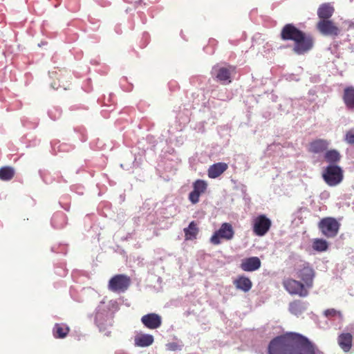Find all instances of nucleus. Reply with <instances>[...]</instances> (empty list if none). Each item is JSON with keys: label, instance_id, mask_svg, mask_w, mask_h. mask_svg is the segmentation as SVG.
Segmentation results:
<instances>
[{"label": "nucleus", "instance_id": "nucleus-15", "mask_svg": "<svg viewBox=\"0 0 354 354\" xmlns=\"http://www.w3.org/2000/svg\"><path fill=\"white\" fill-rule=\"evenodd\" d=\"M261 265L260 259L257 257H249L243 260L241 268L246 272H253L258 270Z\"/></svg>", "mask_w": 354, "mask_h": 354}, {"label": "nucleus", "instance_id": "nucleus-31", "mask_svg": "<svg viewBox=\"0 0 354 354\" xmlns=\"http://www.w3.org/2000/svg\"><path fill=\"white\" fill-rule=\"evenodd\" d=\"M244 103L247 109L250 110L256 107V105L258 104V101L254 95H248L244 100Z\"/></svg>", "mask_w": 354, "mask_h": 354}, {"label": "nucleus", "instance_id": "nucleus-45", "mask_svg": "<svg viewBox=\"0 0 354 354\" xmlns=\"http://www.w3.org/2000/svg\"><path fill=\"white\" fill-rule=\"evenodd\" d=\"M169 86L171 90L179 89L180 86L175 81H171L169 82Z\"/></svg>", "mask_w": 354, "mask_h": 354}, {"label": "nucleus", "instance_id": "nucleus-3", "mask_svg": "<svg viewBox=\"0 0 354 354\" xmlns=\"http://www.w3.org/2000/svg\"><path fill=\"white\" fill-rule=\"evenodd\" d=\"M316 28L323 35L331 36L333 41L328 47V50L335 57L339 58L344 50L346 41H350L349 35L346 31H342L333 21L330 19L319 20Z\"/></svg>", "mask_w": 354, "mask_h": 354}, {"label": "nucleus", "instance_id": "nucleus-21", "mask_svg": "<svg viewBox=\"0 0 354 354\" xmlns=\"http://www.w3.org/2000/svg\"><path fill=\"white\" fill-rule=\"evenodd\" d=\"M153 337L149 334H139L135 337L134 342L136 346L147 347L153 342Z\"/></svg>", "mask_w": 354, "mask_h": 354}, {"label": "nucleus", "instance_id": "nucleus-30", "mask_svg": "<svg viewBox=\"0 0 354 354\" xmlns=\"http://www.w3.org/2000/svg\"><path fill=\"white\" fill-rule=\"evenodd\" d=\"M304 310L303 304L299 300H295L291 302L289 305V310L292 314L295 315L301 314Z\"/></svg>", "mask_w": 354, "mask_h": 354}, {"label": "nucleus", "instance_id": "nucleus-41", "mask_svg": "<svg viewBox=\"0 0 354 354\" xmlns=\"http://www.w3.org/2000/svg\"><path fill=\"white\" fill-rule=\"evenodd\" d=\"M88 106L83 104H75L71 106V111H76V110H87L88 109Z\"/></svg>", "mask_w": 354, "mask_h": 354}, {"label": "nucleus", "instance_id": "nucleus-5", "mask_svg": "<svg viewBox=\"0 0 354 354\" xmlns=\"http://www.w3.org/2000/svg\"><path fill=\"white\" fill-rule=\"evenodd\" d=\"M296 277L304 283L308 288L313 286L315 272L308 262L304 261L295 268Z\"/></svg>", "mask_w": 354, "mask_h": 354}, {"label": "nucleus", "instance_id": "nucleus-49", "mask_svg": "<svg viewBox=\"0 0 354 354\" xmlns=\"http://www.w3.org/2000/svg\"><path fill=\"white\" fill-rule=\"evenodd\" d=\"M49 1L55 8L58 7L62 3V0H49Z\"/></svg>", "mask_w": 354, "mask_h": 354}, {"label": "nucleus", "instance_id": "nucleus-24", "mask_svg": "<svg viewBox=\"0 0 354 354\" xmlns=\"http://www.w3.org/2000/svg\"><path fill=\"white\" fill-rule=\"evenodd\" d=\"M185 239L186 241L196 239L199 232V229L197 223L195 221H192L187 227L184 229Z\"/></svg>", "mask_w": 354, "mask_h": 354}, {"label": "nucleus", "instance_id": "nucleus-16", "mask_svg": "<svg viewBox=\"0 0 354 354\" xmlns=\"http://www.w3.org/2000/svg\"><path fill=\"white\" fill-rule=\"evenodd\" d=\"M335 12V8L330 3H322L317 9V16L319 20L330 19Z\"/></svg>", "mask_w": 354, "mask_h": 354}, {"label": "nucleus", "instance_id": "nucleus-14", "mask_svg": "<svg viewBox=\"0 0 354 354\" xmlns=\"http://www.w3.org/2000/svg\"><path fill=\"white\" fill-rule=\"evenodd\" d=\"M141 322L145 327L153 330L161 326L162 318L156 313H149L142 317Z\"/></svg>", "mask_w": 354, "mask_h": 354}, {"label": "nucleus", "instance_id": "nucleus-11", "mask_svg": "<svg viewBox=\"0 0 354 354\" xmlns=\"http://www.w3.org/2000/svg\"><path fill=\"white\" fill-rule=\"evenodd\" d=\"M271 225L270 219L266 215H259L253 220V232L259 236H264L269 231Z\"/></svg>", "mask_w": 354, "mask_h": 354}, {"label": "nucleus", "instance_id": "nucleus-54", "mask_svg": "<svg viewBox=\"0 0 354 354\" xmlns=\"http://www.w3.org/2000/svg\"><path fill=\"white\" fill-rule=\"evenodd\" d=\"M26 76H28V75L31 76V74L28 73H26Z\"/></svg>", "mask_w": 354, "mask_h": 354}, {"label": "nucleus", "instance_id": "nucleus-34", "mask_svg": "<svg viewBox=\"0 0 354 354\" xmlns=\"http://www.w3.org/2000/svg\"><path fill=\"white\" fill-rule=\"evenodd\" d=\"M151 37L147 32H144L138 41V46L141 48H145L150 42Z\"/></svg>", "mask_w": 354, "mask_h": 354}, {"label": "nucleus", "instance_id": "nucleus-26", "mask_svg": "<svg viewBox=\"0 0 354 354\" xmlns=\"http://www.w3.org/2000/svg\"><path fill=\"white\" fill-rule=\"evenodd\" d=\"M98 101L102 102L100 103L102 106L111 108L110 111H114V109H117L116 96L113 93H109L108 96L104 95L103 97L101 100L99 99Z\"/></svg>", "mask_w": 354, "mask_h": 354}, {"label": "nucleus", "instance_id": "nucleus-32", "mask_svg": "<svg viewBox=\"0 0 354 354\" xmlns=\"http://www.w3.org/2000/svg\"><path fill=\"white\" fill-rule=\"evenodd\" d=\"M82 89L86 93H91L93 91V80L91 77L85 78L81 84Z\"/></svg>", "mask_w": 354, "mask_h": 354}, {"label": "nucleus", "instance_id": "nucleus-35", "mask_svg": "<svg viewBox=\"0 0 354 354\" xmlns=\"http://www.w3.org/2000/svg\"><path fill=\"white\" fill-rule=\"evenodd\" d=\"M88 21L89 24L92 25V26L86 25V30L91 29L92 30H97L99 29L100 26V21L99 19H96L93 17H91V16H88Z\"/></svg>", "mask_w": 354, "mask_h": 354}, {"label": "nucleus", "instance_id": "nucleus-13", "mask_svg": "<svg viewBox=\"0 0 354 354\" xmlns=\"http://www.w3.org/2000/svg\"><path fill=\"white\" fill-rule=\"evenodd\" d=\"M207 184L203 180H196L193 183V190L189 194V200L192 204H196L199 202L201 194H204L207 189Z\"/></svg>", "mask_w": 354, "mask_h": 354}, {"label": "nucleus", "instance_id": "nucleus-38", "mask_svg": "<svg viewBox=\"0 0 354 354\" xmlns=\"http://www.w3.org/2000/svg\"><path fill=\"white\" fill-rule=\"evenodd\" d=\"M136 106L138 111H145L150 107V104L145 100H140Z\"/></svg>", "mask_w": 354, "mask_h": 354}, {"label": "nucleus", "instance_id": "nucleus-55", "mask_svg": "<svg viewBox=\"0 0 354 354\" xmlns=\"http://www.w3.org/2000/svg\"><path fill=\"white\" fill-rule=\"evenodd\" d=\"M77 37L75 35L73 38L74 40L77 39Z\"/></svg>", "mask_w": 354, "mask_h": 354}, {"label": "nucleus", "instance_id": "nucleus-12", "mask_svg": "<svg viewBox=\"0 0 354 354\" xmlns=\"http://www.w3.org/2000/svg\"><path fill=\"white\" fill-rule=\"evenodd\" d=\"M207 103L206 98L203 93H193L191 95L187 104L185 105L184 110H195L201 111L205 107Z\"/></svg>", "mask_w": 354, "mask_h": 354}, {"label": "nucleus", "instance_id": "nucleus-44", "mask_svg": "<svg viewBox=\"0 0 354 354\" xmlns=\"http://www.w3.org/2000/svg\"><path fill=\"white\" fill-rule=\"evenodd\" d=\"M140 3L145 5V6H148L149 4H153L156 3L158 0H139Z\"/></svg>", "mask_w": 354, "mask_h": 354}, {"label": "nucleus", "instance_id": "nucleus-2", "mask_svg": "<svg viewBox=\"0 0 354 354\" xmlns=\"http://www.w3.org/2000/svg\"><path fill=\"white\" fill-rule=\"evenodd\" d=\"M280 39L282 41H293L292 50L297 55H302L310 51L315 44L313 37L297 28L294 24H285L280 32Z\"/></svg>", "mask_w": 354, "mask_h": 354}, {"label": "nucleus", "instance_id": "nucleus-43", "mask_svg": "<svg viewBox=\"0 0 354 354\" xmlns=\"http://www.w3.org/2000/svg\"><path fill=\"white\" fill-rule=\"evenodd\" d=\"M12 104L13 109H20L22 108V102L19 100H15Z\"/></svg>", "mask_w": 354, "mask_h": 354}, {"label": "nucleus", "instance_id": "nucleus-56", "mask_svg": "<svg viewBox=\"0 0 354 354\" xmlns=\"http://www.w3.org/2000/svg\"><path fill=\"white\" fill-rule=\"evenodd\" d=\"M302 101L306 102V98L301 99Z\"/></svg>", "mask_w": 354, "mask_h": 354}, {"label": "nucleus", "instance_id": "nucleus-47", "mask_svg": "<svg viewBox=\"0 0 354 354\" xmlns=\"http://www.w3.org/2000/svg\"><path fill=\"white\" fill-rule=\"evenodd\" d=\"M114 30L118 35H121L122 33V28L121 24H116L115 26Z\"/></svg>", "mask_w": 354, "mask_h": 354}, {"label": "nucleus", "instance_id": "nucleus-20", "mask_svg": "<svg viewBox=\"0 0 354 354\" xmlns=\"http://www.w3.org/2000/svg\"><path fill=\"white\" fill-rule=\"evenodd\" d=\"M343 101L348 109H354V87L347 86L344 89Z\"/></svg>", "mask_w": 354, "mask_h": 354}, {"label": "nucleus", "instance_id": "nucleus-27", "mask_svg": "<svg viewBox=\"0 0 354 354\" xmlns=\"http://www.w3.org/2000/svg\"><path fill=\"white\" fill-rule=\"evenodd\" d=\"M15 174V171L13 167L10 166H5L0 168V180L3 181H8L12 179Z\"/></svg>", "mask_w": 354, "mask_h": 354}, {"label": "nucleus", "instance_id": "nucleus-19", "mask_svg": "<svg viewBox=\"0 0 354 354\" xmlns=\"http://www.w3.org/2000/svg\"><path fill=\"white\" fill-rule=\"evenodd\" d=\"M70 332L69 326L64 323L55 324L53 328V335L55 338L64 339Z\"/></svg>", "mask_w": 354, "mask_h": 354}, {"label": "nucleus", "instance_id": "nucleus-6", "mask_svg": "<svg viewBox=\"0 0 354 354\" xmlns=\"http://www.w3.org/2000/svg\"><path fill=\"white\" fill-rule=\"evenodd\" d=\"M282 285L284 289L291 295L305 297L308 295V288L301 281L288 277L283 280Z\"/></svg>", "mask_w": 354, "mask_h": 354}, {"label": "nucleus", "instance_id": "nucleus-1", "mask_svg": "<svg viewBox=\"0 0 354 354\" xmlns=\"http://www.w3.org/2000/svg\"><path fill=\"white\" fill-rule=\"evenodd\" d=\"M316 346L306 337L297 333H286L272 339L268 354H315Z\"/></svg>", "mask_w": 354, "mask_h": 354}, {"label": "nucleus", "instance_id": "nucleus-48", "mask_svg": "<svg viewBox=\"0 0 354 354\" xmlns=\"http://www.w3.org/2000/svg\"><path fill=\"white\" fill-rule=\"evenodd\" d=\"M348 43V46L346 48H348L351 50V52L354 53V44L351 43V39H350V41H346V44ZM345 48H344V50Z\"/></svg>", "mask_w": 354, "mask_h": 354}, {"label": "nucleus", "instance_id": "nucleus-46", "mask_svg": "<svg viewBox=\"0 0 354 354\" xmlns=\"http://www.w3.org/2000/svg\"><path fill=\"white\" fill-rule=\"evenodd\" d=\"M308 95H312L313 97H315V96L316 97H317V96L316 95V91H315V90H314V89H310V90H309V91H308ZM309 100L310 102H315V97L310 98V100Z\"/></svg>", "mask_w": 354, "mask_h": 354}, {"label": "nucleus", "instance_id": "nucleus-36", "mask_svg": "<svg viewBox=\"0 0 354 354\" xmlns=\"http://www.w3.org/2000/svg\"><path fill=\"white\" fill-rule=\"evenodd\" d=\"M67 8L73 12H75L80 8V3L77 0H68Z\"/></svg>", "mask_w": 354, "mask_h": 354}, {"label": "nucleus", "instance_id": "nucleus-9", "mask_svg": "<svg viewBox=\"0 0 354 354\" xmlns=\"http://www.w3.org/2000/svg\"><path fill=\"white\" fill-rule=\"evenodd\" d=\"M318 227L326 237L333 238L338 234L340 223L335 218L326 217L319 221Z\"/></svg>", "mask_w": 354, "mask_h": 354}, {"label": "nucleus", "instance_id": "nucleus-52", "mask_svg": "<svg viewBox=\"0 0 354 354\" xmlns=\"http://www.w3.org/2000/svg\"><path fill=\"white\" fill-rule=\"evenodd\" d=\"M277 109H279V111L283 110L282 104L281 102L278 104V106L277 107Z\"/></svg>", "mask_w": 354, "mask_h": 354}, {"label": "nucleus", "instance_id": "nucleus-7", "mask_svg": "<svg viewBox=\"0 0 354 354\" xmlns=\"http://www.w3.org/2000/svg\"><path fill=\"white\" fill-rule=\"evenodd\" d=\"M322 177L328 185L334 187L342 181L343 171L339 166L330 165L324 170Z\"/></svg>", "mask_w": 354, "mask_h": 354}, {"label": "nucleus", "instance_id": "nucleus-18", "mask_svg": "<svg viewBox=\"0 0 354 354\" xmlns=\"http://www.w3.org/2000/svg\"><path fill=\"white\" fill-rule=\"evenodd\" d=\"M228 168L226 163L218 162L209 167L208 169V176L210 178H216L220 176Z\"/></svg>", "mask_w": 354, "mask_h": 354}, {"label": "nucleus", "instance_id": "nucleus-4", "mask_svg": "<svg viewBox=\"0 0 354 354\" xmlns=\"http://www.w3.org/2000/svg\"><path fill=\"white\" fill-rule=\"evenodd\" d=\"M160 10L157 6H145L141 3L134 4L133 8H127L126 12L130 13L128 19L129 28L134 30L136 26L135 17L139 19L142 24H145L147 22V15L153 18Z\"/></svg>", "mask_w": 354, "mask_h": 354}, {"label": "nucleus", "instance_id": "nucleus-39", "mask_svg": "<svg viewBox=\"0 0 354 354\" xmlns=\"http://www.w3.org/2000/svg\"><path fill=\"white\" fill-rule=\"evenodd\" d=\"M167 350L169 351H177V350H180L181 349V346L179 345L178 343L176 342H170V343H168L167 345Z\"/></svg>", "mask_w": 354, "mask_h": 354}, {"label": "nucleus", "instance_id": "nucleus-17", "mask_svg": "<svg viewBox=\"0 0 354 354\" xmlns=\"http://www.w3.org/2000/svg\"><path fill=\"white\" fill-rule=\"evenodd\" d=\"M337 342L344 352H348L352 348L353 335L349 333H341L338 336Z\"/></svg>", "mask_w": 354, "mask_h": 354}, {"label": "nucleus", "instance_id": "nucleus-8", "mask_svg": "<svg viewBox=\"0 0 354 354\" xmlns=\"http://www.w3.org/2000/svg\"><path fill=\"white\" fill-rule=\"evenodd\" d=\"M131 283V278L123 274L113 276L109 281L108 288L113 292H124Z\"/></svg>", "mask_w": 354, "mask_h": 354}, {"label": "nucleus", "instance_id": "nucleus-51", "mask_svg": "<svg viewBox=\"0 0 354 354\" xmlns=\"http://www.w3.org/2000/svg\"><path fill=\"white\" fill-rule=\"evenodd\" d=\"M47 44H48V41L44 40V41H41L39 44H38V46L41 47L43 46H46Z\"/></svg>", "mask_w": 354, "mask_h": 354}, {"label": "nucleus", "instance_id": "nucleus-10", "mask_svg": "<svg viewBox=\"0 0 354 354\" xmlns=\"http://www.w3.org/2000/svg\"><path fill=\"white\" fill-rule=\"evenodd\" d=\"M234 236V230L232 225L229 223H223L220 228L216 231L210 238V242L213 245H219L221 239L230 241Z\"/></svg>", "mask_w": 354, "mask_h": 354}, {"label": "nucleus", "instance_id": "nucleus-40", "mask_svg": "<svg viewBox=\"0 0 354 354\" xmlns=\"http://www.w3.org/2000/svg\"><path fill=\"white\" fill-rule=\"evenodd\" d=\"M339 313L334 308L327 309L324 311V315L327 317L336 316Z\"/></svg>", "mask_w": 354, "mask_h": 354}, {"label": "nucleus", "instance_id": "nucleus-29", "mask_svg": "<svg viewBox=\"0 0 354 354\" xmlns=\"http://www.w3.org/2000/svg\"><path fill=\"white\" fill-rule=\"evenodd\" d=\"M313 248L317 252H324L328 250V242L322 239H315L313 242Z\"/></svg>", "mask_w": 354, "mask_h": 354}, {"label": "nucleus", "instance_id": "nucleus-33", "mask_svg": "<svg viewBox=\"0 0 354 354\" xmlns=\"http://www.w3.org/2000/svg\"><path fill=\"white\" fill-rule=\"evenodd\" d=\"M120 86L122 90L127 92L131 91L133 88V84L129 82L127 77L124 76L120 79Z\"/></svg>", "mask_w": 354, "mask_h": 354}, {"label": "nucleus", "instance_id": "nucleus-25", "mask_svg": "<svg viewBox=\"0 0 354 354\" xmlns=\"http://www.w3.org/2000/svg\"><path fill=\"white\" fill-rule=\"evenodd\" d=\"M216 77L223 84H230L232 82L231 71L225 67H221L218 69Z\"/></svg>", "mask_w": 354, "mask_h": 354}, {"label": "nucleus", "instance_id": "nucleus-23", "mask_svg": "<svg viewBox=\"0 0 354 354\" xmlns=\"http://www.w3.org/2000/svg\"><path fill=\"white\" fill-rule=\"evenodd\" d=\"M328 146V142L326 140L318 139L310 144L309 151L313 153H321L325 151Z\"/></svg>", "mask_w": 354, "mask_h": 354}, {"label": "nucleus", "instance_id": "nucleus-53", "mask_svg": "<svg viewBox=\"0 0 354 354\" xmlns=\"http://www.w3.org/2000/svg\"><path fill=\"white\" fill-rule=\"evenodd\" d=\"M286 104H288V103H292V100H283Z\"/></svg>", "mask_w": 354, "mask_h": 354}, {"label": "nucleus", "instance_id": "nucleus-50", "mask_svg": "<svg viewBox=\"0 0 354 354\" xmlns=\"http://www.w3.org/2000/svg\"><path fill=\"white\" fill-rule=\"evenodd\" d=\"M125 2L128 3H130V4H133V6L134 4H138L140 3V1L139 0H124Z\"/></svg>", "mask_w": 354, "mask_h": 354}, {"label": "nucleus", "instance_id": "nucleus-37", "mask_svg": "<svg viewBox=\"0 0 354 354\" xmlns=\"http://www.w3.org/2000/svg\"><path fill=\"white\" fill-rule=\"evenodd\" d=\"M344 140L348 144L354 145V129L346 132Z\"/></svg>", "mask_w": 354, "mask_h": 354}, {"label": "nucleus", "instance_id": "nucleus-42", "mask_svg": "<svg viewBox=\"0 0 354 354\" xmlns=\"http://www.w3.org/2000/svg\"><path fill=\"white\" fill-rule=\"evenodd\" d=\"M96 2L102 8L110 7L112 4L111 1L109 0H97Z\"/></svg>", "mask_w": 354, "mask_h": 354}, {"label": "nucleus", "instance_id": "nucleus-28", "mask_svg": "<svg viewBox=\"0 0 354 354\" xmlns=\"http://www.w3.org/2000/svg\"><path fill=\"white\" fill-rule=\"evenodd\" d=\"M340 153L335 149L328 150L324 155L326 161L330 164H335L339 161Z\"/></svg>", "mask_w": 354, "mask_h": 354}, {"label": "nucleus", "instance_id": "nucleus-22", "mask_svg": "<svg viewBox=\"0 0 354 354\" xmlns=\"http://www.w3.org/2000/svg\"><path fill=\"white\" fill-rule=\"evenodd\" d=\"M234 284L237 289L241 290L245 292H248L252 286V283L251 280L246 277L240 276L234 281Z\"/></svg>", "mask_w": 354, "mask_h": 354}]
</instances>
